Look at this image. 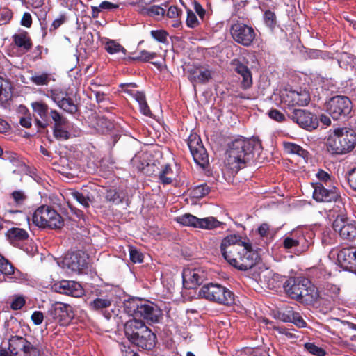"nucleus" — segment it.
<instances>
[{"label":"nucleus","mask_w":356,"mask_h":356,"mask_svg":"<svg viewBox=\"0 0 356 356\" xmlns=\"http://www.w3.org/2000/svg\"><path fill=\"white\" fill-rule=\"evenodd\" d=\"M124 310L133 318L127 321L124 325V334L127 338H132L137 332L145 334L143 332L148 327L141 319L156 323L162 315L161 310L153 302L138 298H132L124 303Z\"/></svg>","instance_id":"nucleus-1"},{"label":"nucleus","mask_w":356,"mask_h":356,"mask_svg":"<svg viewBox=\"0 0 356 356\" xmlns=\"http://www.w3.org/2000/svg\"><path fill=\"white\" fill-rule=\"evenodd\" d=\"M284 288L293 299L315 303L322 298L317 288L306 278H290L284 283Z\"/></svg>","instance_id":"nucleus-2"},{"label":"nucleus","mask_w":356,"mask_h":356,"mask_svg":"<svg viewBox=\"0 0 356 356\" xmlns=\"http://www.w3.org/2000/svg\"><path fill=\"white\" fill-rule=\"evenodd\" d=\"M220 251L223 257L232 266L241 270H245V242L241 240V237L236 235L225 237L222 241Z\"/></svg>","instance_id":"nucleus-3"},{"label":"nucleus","mask_w":356,"mask_h":356,"mask_svg":"<svg viewBox=\"0 0 356 356\" xmlns=\"http://www.w3.org/2000/svg\"><path fill=\"white\" fill-rule=\"evenodd\" d=\"M356 145V132L346 127L337 128L327 140V149L332 154H343L352 151Z\"/></svg>","instance_id":"nucleus-4"},{"label":"nucleus","mask_w":356,"mask_h":356,"mask_svg":"<svg viewBox=\"0 0 356 356\" xmlns=\"http://www.w3.org/2000/svg\"><path fill=\"white\" fill-rule=\"evenodd\" d=\"M33 222L39 227L60 229L63 226V220L58 212L50 206L42 205L34 212Z\"/></svg>","instance_id":"nucleus-5"},{"label":"nucleus","mask_w":356,"mask_h":356,"mask_svg":"<svg viewBox=\"0 0 356 356\" xmlns=\"http://www.w3.org/2000/svg\"><path fill=\"white\" fill-rule=\"evenodd\" d=\"M8 350L0 347V356H40L38 349L20 336L10 338Z\"/></svg>","instance_id":"nucleus-6"},{"label":"nucleus","mask_w":356,"mask_h":356,"mask_svg":"<svg viewBox=\"0 0 356 356\" xmlns=\"http://www.w3.org/2000/svg\"><path fill=\"white\" fill-rule=\"evenodd\" d=\"M198 296L209 301L222 305H230L234 302V295L227 288L218 284H204L199 291Z\"/></svg>","instance_id":"nucleus-7"},{"label":"nucleus","mask_w":356,"mask_h":356,"mask_svg":"<svg viewBox=\"0 0 356 356\" xmlns=\"http://www.w3.org/2000/svg\"><path fill=\"white\" fill-rule=\"evenodd\" d=\"M226 154L227 165L232 172H238L245 165V139L240 137L231 142Z\"/></svg>","instance_id":"nucleus-8"},{"label":"nucleus","mask_w":356,"mask_h":356,"mask_svg":"<svg viewBox=\"0 0 356 356\" xmlns=\"http://www.w3.org/2000/svg\"><path fill=\"white\" fill-rule=\"evenodd\" d=\"M325 110L335 120H343L352 111V102L346 96L337 95L325 103Z\"/></svg>","instance_id":"nucleus-9"},{"label":"nucleus","mask_w":356,"mask_h":356,"mask_svg":"<svg viewBox=\"0 0 356 356\" xmlns=\"http://www.w3.org/2000/svg\"><path fill=\"white\" fill-rule=\"evenodd\" d=\"M175 220L184 226H190L207 229L218 227L220 225V222L213 217L198 218L190 213H185L177 216L176 217Z\"/></svg>","instance_id":"nucleus-10"},{"label":"nucleus","mask_w":356,"mask_h":356,"mask_svg":"<svg viewBox=\"0 0 356 356\" xmlns=\"http://www.w3.org/2000/svg\"><path fill=\"white\" fill-rule=\"evenodd\" d=\"M288 116L300 127L309 131L315 129L318 126L316 115L305 109H294Z\"/></svg>","instance_id":"nucleus-11"},{"label":"nucleus","mask_w":356,"mask_h":356,"mask_svg":"<svg viewBox=\"0 0 356 356\" xmlns=\"http://www.w3.org/2000/svg\"><path fill=\"white\" fill-rule=\"evenodd\" d=\"M332 227L343 238L353 239L356 236V222L350 220L343 213L337 216Z\"/></svg>","instance_id":"nucleus-12"},{"label":"nucleus","mask_w":356,"mask_h":356,"mask_svg":"<svg viewBox=\"0 0 356 356\" xmlns=\"http://www.w3.org/2000/svg\"><path fill=\"white\" fill-rule=\"evenodd\" d=\"M183 283L187 289H194L208 278L207 271L202 268H186L183 271Z\"/></svg>","instance_id":"nucleus-13"},{"label":"nucleus","mask_w":356,"mask_h":356,"mask_svg":"<svg viewBox=\"0 0 356 356\" xmlns=\"http://www.w3.org/2000/svg\"><path fill=\"white\" fill-rule=\"evenodd\" d=\"M188 145L195 163L204 168L209 163V156L200 138L197 136H191Z\"/></svg>","instance_id":"nucleus-14"},{"label":"nucleus","mask_w":356,"mask_h":356,"mask_svg":"<svg viewBox=\"0 0 356 356\" xmlns=\"http://www.w3.org/2000/svg\"><path fill=\"white\" fill-rule=\"evenodd\" d=\"M283 246L291 252L300 255L308 250L310 243L303 235L291 236L284 238Z\"/></svg>","instance_id":"nucleus-15"},{"label":"nucleus","mask_w":356,"mask_h":356,"mask_svg":"<svg viewBox=\"0 0 356 356\" xmlns=\"http://www.w3.org/2000/svg\"><path fill=\"white\" fill-rule=\"evenodd\" d=\"M313 197L318 202L334 201L343 204L340 201L341 196L335 187L327 189L320 183H316L314 186Z\"/></svg>","instance_id":"nucleus-16"},{"label":"nucleus","mask_w":356,"mask_h":356,"mask_svg":"<svg viewBox=\"0 0 356 356\" xmlns=\"http://www.w3.org/2000/svg\"><path fill=\"white\" fill-rule=\"evenodd\" d=\"M35 123L38 127L45 129L49 124V111L48 105L42 100L33 102L31 104Z\"/></svg>","instance_id":"nucleus-17"},{"label":"nucleus","mask_w":356,"mask_h":356,"mask_svg":"<svg viewBox=\"0 0 356 356\" xmlns=\"http://www.w3.org/2000/svg\"><path fill=\"white\" fill-rule=\"evenodd\" d=\"M52 289L57 293L76 298L81 297L84 294L81 285L74 281L62 280L58 283L54 284Z\"/></svg>","instance_id":"nucleus-18"},{"label":"nucleus","mask_w":356,"mask_h":356,"mask_svg":"<svg viewBox=\"0 0 356 356\" xmlns=\"http://www.w3.org/2000/svg\"><path fill=\"white\" fill-rule=\"evenodd\" d=\"M262 151L261 143L258 137L246 140V166H255Z\"/></svg>","instance_id":"nucleus-19"},{"label":"nucleus","mask_w":356,"mask_h":356,"mask_svg":"<svg viewBox=\"0 0 356 356\" xmlns=\"http://www.w3.org/2000/svg\"><path fill=\"white\" fill-rule=\"evenodd\" d=\"M144 333L140 334V332H137L132 338H127V339L134 345L145 350L152 349L156 344V335L148 327L144 330Z\"/></svg>","instance_id":"nucleus-20"},{"label":"nucleus","mask_w":356,"mask_h":356,"mask_svg":"<svg viewBox=\"0 0 356 356\" xmlns=\"http://www.w3.org/2000/svg\"><path fill=\"white\" fill-rule=\"evenodd\" d=\"M48 312L53 319L60 323L68 322L73 316L71 307L60 302L52 304Z\"/></svg>","instance_id":"nucleus-21"},{"label":"nucleus","mask_w":356,"mask_h":356,"mask_svg":"<svg viewBox=\"0 0 356 356\" xmlns=\"http://www.w3.org/2000/svg\"><path fill=\"white\" fill-rule=\"evenodd\" d=\"M271 271L268 269H261L259 266L248 267L246 264V277L248 278V282L252 286L255 284L262 286L263 284H266V278H269Z\"/></svg>","instance_id":"nucleus-22"},{"label":"nucleus","mask_w":356,"mask_h":356,"mask_svg":"<svg viewBox=\"0 0 356 356\" xmlns=\"http://www.w3.org/2000/svg\"><path fill=\"white\" fill-rule=\"evenodd\" d=\"M188 73V79L193 83H205L211 78V71L204 66H193Z\"/></svg>","instance_id":"nucleus-23"},{"label":"nucleus","mask_w":356,"mask_h":356,"mask_svg":"<svg viewBox=\"0 0 356 356\" xmlns=\"http://www.w3.org/2000/svg\"><path fill=\"white\" fill-rule=\"evenodd\" d=\"M65 264L72 271H81L87 267V261L83 254L75 252L65 257Z\"/></svg>","instance_id":"nucleus-24"},{"label":"nucleus","mask_w":356,"mask_h":356,"mask_svg":"<svg viewBox=\"0 0 356 356\" xmlns=\"http://www.w3.org/2000/svg\"><path fill=\"white\" fill-rule=\"evenodd\" d=\"M337 259L342 266L353 270L356 264V248L354 247L342 248L337 254Z\"/></svg>","instance_id":"nucleus-25"},{"label":"nucleus","mask_w":356,"mask_h":356,"mask_svg":"<svg viewBox=\"0 0 356 356\" xmlns=\"http://www.w3.org/2000/svg\"><path fill=\"white\" fill-rule=\"evenodd\" d=\"M309 94L305 90H300V92L296 90L289 91L286 94L285 99V102L291 106H305L309 102Z\"/></svg>","instance_id":"nucleus-26"},{"label":"nucleus","mask_w":356,"mask_h":356,"mask_svg":"<svg viewBox=\"0 0 356 356\" xmlns=\"http://www.w3.org/2000/svg\"><path fill=\"white\" fill-rule=\"evenodd\" d=\"M13 41L24 52L30 51L33 46L31 39L26 31L13 35Z\"/></svg>","instance_id":"nucleus-27"},{"label":"nucleus","mask_w":356,"mask_h":356,"mask_svg":"<svg viewBox=\"0 0 356 356\" xmlns=\"http://www.w3.org/2000/svg\"><path fill=\"white\" fill-rule=\"evenodd\" d=\"M322 298H319L318 301L321 300L327 302L334 301L339 296V289L332 284H327L323 292H319Z\"/></svg>","instance_id":"nucleus-28"},{"label":"nucleus","mask_w":356,"mask_h":356,"mask_svg":"<svg viewBox=\"0 0 356 356\" xmlns=\"http://www.w3.org/2000/svg\"><path fill=\"white\" fill-rule=\"evenodd\" d=\"M231 34L233 39L238 43L245 44V24H234L231 27Z\"/></svg>","instance_id":"nucleus-29"},{"label":"nucleus","mask_w":356,"mask_h":356,"mask_svg":"<svg viewBox=\"0 0 356 356\" xmlns=\"http://www.w3.org/2000/svg\"><path fill=\"white\" fill-rule=\"evenodd\" d=\"M283 145L285 152L288 154H297L305 159L308 157V152L297 144L284 142Z\"/></svg>","instance_id":"nucleus-30"},{"label":"nucleus","mask_w":356,"mask_h":356,"mask_svg":"<svg viewBox=\"0 0 356 356\" xmlns=\"http://www.w3.org/2000/svg\"><path fill=\"white\" fill-rule=\"evenodd\" d=\"M260 256L257 251H254L252 245L246 242V264L248 267L259 266Z\"/></svg>","instance_id":"nucleus-31"},{"label":"nucleus","mask_w":356,"mask_h":356,"mask_svg":"<svg viewBox=\"0 0 356 356\" xmlns=\"http://www.w3.org/2000/svg\"><path fill=\"white\" fill-rule=\"evenodd\" d=\"M54 137L58 140H67L71 137L67 125H56L53 127Z\"/></svg>","instance_id":"nucleus-32"},{"label":"nucleus","mask_w":356,"mask_h":356,"mask_svg":"<svg viewBox=\"0 0 356 356\" xmlns=\"http://www.w3.org/2000/svg\"><path fill=\"white\" fill-rule=\"evenodd\" d=\"M7 236L11 241H24L29 237L26 230L18 227L10 229L8 231Z\"/></svg>","instance_id":"nucleus-33"},{"label":"nucleus","mask_w":356,"mask_h":356,"mask_svg":"<svg viewBox=\"0 0 356 356\" xmlns=\"http://www.w3.org/2000/svg\"><path fill=\"white\" fill-rule=\"evenodd\" d=\"M11 88L10 83L0 77V102H4L10 98Z\"/></svg>","instance_id":"nucleus-34"},{"label":"nucleus","mask_w":356,"mask_h":356,"mask_svg":"<svg viewBox=\"0 0 356 356\" xmlns=\"http://www.w3.org/2000/svg\"><path fill=\"white\" fill-rule=\"evenodd\" d=\"M70 195L85 208H88L90 203L93 201L92 197L88 194L86 195L78 191H72L70 193Z\"/></svg>","instance_id":"nucleus-35"},{"label":"nucleus","mask_w":356,"mask_h":356,"mask_svg":"<svg viewBox=\"0 0 356 356\" xmlns=\"http://www.w3.org/2000/svg\"><path fill=\"white\" fill-rule=\"evenodd\" d=\"M112 300L107 296L95 298L90 303V307L95 310L106 309L111 305Z\"/></svg>","instance_id":"nucleus-36"},{"label":"nucleus","mask_w":356,"mask_h":356,"mask_svg":"<svg viewBox=\"0 0 356 356\" xmlns=\"http://www.w3.org/2000/svg\"><path fill=\"white\" fill-rule=\"evenodd\" d=\"M58 107L71 114L75 113L78 111L77 105L70 97L66 96L63 97Z\"/></svg>","instance_id":"nucleus-37"},{"label":"nucleus","mask_w":356,"mask_h":356,"mask_svg":"<svg viewBox=\"0 0 356 356\" xmlns=\"http://www.w3.org/2000/svg\"><path fill=\"white\" fill-rule=\"evenodd\" d=\"M159 179L163 184H169L174 179V175L170 165H166L161 170L159 175Z\"/></svg>","instance_id":"nucleus-38"},{"label":"nucleus","mask_w":356,"mask_h":356,"mask_svg":"<svg viewBox=\"0 0 356 356\" xmlns=\"http://www.w3.org/2000/svg\"><path fill=\"white\" fill-rule=\"evenodd\" d=\"M105 49L111 54L122 53L123 56L126 55V49L115 40H109L105 44Z\"/></svg>","instance_id":"nucleus-39"},{"label":"nucleus","mask_w":356,"mask_h":356,"mask_svg":"<svg viewBox=\"0 0 356 356\" xmlns=\"http://www.w3.org/2000/svg\"><path fill=\"white\" fill-rule=\"evenodd\" d=\"M282 277L278 274L272 273L269 278H266V284H263L261 288L266 287L269 289H275L280 286Z\"/></svg>","instance_id":"nucleus-40"},{"label":"nucleus","mask_w":356,"mask_h":356,"mask_svg":"<svg viewBox=\"0 0 356 356\" xmlns=\"http://www.w3.org/2000/svg\"><path fill=\"white\" fill-rule=\"evenodd\" d=\"M93 93L95 96L96 101L98 104H102L101 106L106 108L110 104V99L108 97V95L102 90H95L93 89Z\"/></svg>","instance_id":"nucleus-41"},{"label":"nucleus","mask_w":356,"mask_h":356,"mask_svg":"<svg viewBox=\"0 0 356 356\" xmlns=\"http://www.w3.org/2000/svg\"><path fill=\"white\" fill-rule=\"evenodd\" d=\"M49 116L54 121V126L56 125H67L69 124V121L67 119L63 116L60 113H58L56 110L51 109L49 112Z\"/></svg>","instance_id":"nucleus-42"},{"label":"nucleus","mask_w":356,"mask_h":356,"mask_svg":"<svg viewBox=\"0 0 356 356\" xmlns=\"http://www.w3.org/2000/svg\"><path fill=\"white\" fill-rule=\"evenodd\" d=\"M31 81L37 86L47 85L50 81L49 74L47 73L35 74L31 77Z\"/></svg>","instance_id":"nucleus-43"},{"label":"nucleus","mask_w":356,"mask_h":356,"mask_svg":"<svg viewBox=\"0 0 356 356\" xmlns=\"http://www.w3.org/2000/svg\"><path fill=\"white\" fill-rule=\"evenodd\" d=\"M246 47L258 43L259 37L257 33L251 26L246 25Z\"/></svg>","instance_id":"nucleus-44"},{"label":"nucleus","mask_w":356,"mask_h":356,"mask_svg":"<svg viewBox=\"0 0 356 356\" xmlns=\"http://www.w3.org/2000/svg\"><path fill=\"white\" fill-rule=\"evenodd\" d=\"M13 273L14 268L12 264L0 255V274L10 275Z\"/></svg>","instance_id":"nucleus-45"},{"label":"nucleus","mask_w":356,"mask_h":356,"mask_svg":"<svg viewBox=\"0 0 356 356\" xmlns=\"http://www.w3.org/2000/svg\"><path fill=\"white\" fill-rule=\"evenodd\" d=\"M210 191V188L207 184H201L195 186L192 190V195L195 198H202L207 195Z\"/></svg>","instance_id":"nucleus-46"},{"label":"nucleus","mask_w":356,"mask_h":356,"mask_svg":"<svg viewBox=\"0 0 356 356\" xmlns=\"http://www.w3.org/2000/svg\"><path fill=\"white\" fill-rule=\"evenodd\" d=\"M141 13L147 14L149 16L163 17L165 15V10L163 8H161L159 6H152L148 8L143 9Z\"/></svg>","instance_id":"nucleus-47"},{"label":"nucleus","mask_w":356,"mask_h":356,"mask_svg":"<svg viewBox=\"0 0 356 356\" xmlns=\"http://www.w3.org/2000/svg\"><path fill=\"white\" fill-rule=\"evenodd\" d=\"M305 347L309 353L316 356H325L326 354V352L323 348L312 343H305Z\"/></svg>","instance_id":"nucleus-48"},{"label":"nucleus","mask_w":356,"mask_h":356,"mask_svg":"<svg viewBox=\"0 0 356 356\" xmlns=\"http://www.w3.org/2000/svg\"><path fill=\"white\" fill-rule=\"evenodd\" d=\"M156 56V53H151L145 50H143L140 52V54L138 56L129 58L131 60H140L144 62L149 61L152 59H154Z\"/></svg>","instance_id":"nucleus-49"},{"label":"nucleus","mask_w":356,"mask_h":356,"mask_svg":"<svg viewBox=\"0 0 356 356\" xmlns=\"http://www.w3.org/2000/svg\"><path fill=\"white\" fill-rule=\"evenodd\" d=\"M151 35L159 42L167 43L168 33L163 30H153Z\"/></svg>","instance_id":"nucleus-50"},{"label":"nucleus","mask_w":356,"mask_h":356,"mask_svg":"<svg viewBox=\"0 0 356 356\" xmlns=\"http://www.w3.org/2000/svg\"><path fill=\"white\" fill-rule=\"evenodd\" d=\"M294 312L291 307H287L279 312V318L284 322H291Z\"/></svg>","instance_id":"nucleus-51"},{"label":"nucleus","mask_w":356,"mask_h":356,"mask_svg":"<svg viewBox=\"0 0 356 356\" xmlns=\"http://www.w3.org/2000/svg\"><path fill=\"white\" fill-rule=\"evenodd\" d=\"M130 259L134 263H141L143 261V254L133 248H129Z\"/></svg>","instance_id":"nucleus-52"},{"label":"nucleus","mask_w":356,"mask_h":356,"mask_svg":"<svg viewBox=\"0 0 356 356\" xmlns=\"http://www.w3.org/2000/svg\"><path fill=\"white\" fill-rule=\"evenodd\" d=\"M264 21L269 27H274L276 24V17L274 13L267 10L264 13Z\"/></svg>","instance_id":"nucleus-53"},{"label":"nucleus","mask_w":356,"mask_h":356,"mask_svg":"<svg viewBox=\"0 0 356 356\" xmlns=\"http://www.w3.org/2000/svg\"><path fill=\"white\" fill-rule=\"evenodd\" d=\"M186 24L190 28H194L198 25V20L195 14L190 10L187 12Z\"/></svg>","instance_id":"nucleus-54"},{"label":"nucleus","mask_w":356,"mask_h":356,"mask_svg":"<svg viewBox=\"0 0 356 356\" xmlns=\"http://www.w3.org/2000/svg\"><path fill=\"white\" fill-rule=\"evenodd\" d=\"M268 116L271 119H273L278 122H282L285 120L284 115L277 109H272V110L269 111Z\"/></svg>","instance_id":"nucleus-55"},{"label":"nucleus","mask_w":356,"mask_h":356,"mask_svg":"<svg viewBox=\"0 0 356 356\" xmlns=\"http://www.w3.org/2000/svg\"><path fill=\"white\" fill-rule=\"evenodd\" d=\"M291 322L294 323L296 326L299 327H306V322L303 320L302 316L297 312H294V315L292 316Z\"/></svg>","instance_id":"nucleus-56"},{"label":"nucleus","mask_w":356,"mask_h":356,"mask_svg":"<svg viewBox=\"0 0 356 356\" xmlns=\"http://www.w3.org/2000/svg\"><path fill=\"white\" fill-rule=\"evenodd\" d=\"M105 197L107 201L112 203L118 202V200L120 198L118 192L113 189H110L106 191Z\"/></svg>","instance_id":"nucleus-57"},{"label":"nucleus","mask_w":356,"mask_h":356,"mask_svg":"<svg viewBox=\"0 0 356 356\" xmlns=\"http://www.w3.org/2000/svg\"><path fill=\"white\" fill-rule=\"evenodd\" d=\"M348 181L350 187L356 191V167L348 172Z\"/></svg>","instance_id":"nucleus-58"},{"label":"nucleus","mask_w":356,"mask_h":356,"mask_svg":"<svg viewBox=\"0 0 356 356\" xmlns=\"http://www.w3.org/2000/svg\"><path fill=\"white\" fill-rule=\"evenodd\" d=\"M97 124L102 128V131H111L113 127V123L105 118L99 119Z\"/></svg>","instance_id":"nucleus-59"},{"label":"nucleus","mask_w":356,"mask_h":356,"mask_svg":"<svg viewBox=\"0 0 356 356\" xmlns=\"http://www.w3.org/2000/svg\"><path fill=\"white\" fill-rule=\"evenodd\" d=\"M25 304V300L23 297L15 298L11 302L10 307L14 310L20 309Z\"/></svg>","instance_id":"nucleus-60"},{"label":"nucleus","mask_w":356,"mask_h":356,"mask_svg":"<svg viewBox=\"0 0 356 356\" xmlns=\"http://www.w3.org/2000/svg\"><path fill=\"white\" fill-rule=\"evenodd\" d=\"M181 10L175 6H172L169 8L167 12V16L170 18H179L181 14Z\"/></svg>","instance_id":"nucleus-61"},{"label":"nucleus","mask_w":356,"mask_h":356,"mask_svg":"<svg viewBox=\"0 0 356 356\" xmlns=\"http://www.w3.org/2000/svg\"><path fill=\"white\" fill-rule=\"evenodd\" d=\"M44 319V315L42 312L40 311L34 312L31 315V320L34 323L35 325H40Z\"/></svg>","instance_id":"nucleus-62"},{"label":"nucleus","mask_w":356,"mask_h":356,"mask_svg":"<svg viewBox=\"0 0 356 356\" xmlns=\"http://www.w3.org/2000/svg\"><path fill=\"white\" fill-rule=\"evenodd\" d=\"M13 17L12 12L6 8L0 10V21L8 22Z\"/></svg>","instance_id":"nucleus-63"},{"label":"nucleus","mask_w":356,"mask_h":356,"mask_svg":"<svg viewBox=\"0 0 356 356\" xmlns=\"http://www.w3.org/2000/svg\"><path fill=\"white\" fill-rule=\"evenodd\" d=\"M12 196L17 204H21L26 199V195L21 191H15L12 193Z\"/></svg>","instance_id":"nucleus-64"}]
</instances>
